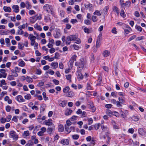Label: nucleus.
Listing matches in <instances>:
<instances>
[{
  "label": "nucleus",
  "mask_w": 146,
  "mask_h": 146,
  "mask_svg": "<svg viewBox=\"0 0 146 146\" xmlns=\"http://www.w3.org/2000/svg\"><path fill=\"white\" fill-rule=\"evenodd\" d=\"M68 39H70L71 41H75V42L77 44H79L81 43L80 39L76 35H72L68 36Z\"/></svg>",
  "instance_id": "1"
},
{
  "label": "nucleus",
  "mask_w": 146,
  "mask_h": 146,
  "mask_svg": "<svg viewBox=\"0 0 146 146\" xmlns=\"http://www.w3.org/2000/svg\"><path fill=\"white\" fill-rule=\"evenodd\" d=\"M85 62V60L84 59L82 58L80 59L79 63L76 62L75 63V65L78 66L79 68H80V70H81L84 67Z\"/></svg>",
  "instance_id": "2"
},
{
  "label": "nucleus",
  "mask_w": 146,
  "mask_h": 146,
  "mask_svg": "<svg viewBox=\"0 0 146 146\" xmlns=\"http://www.w3.org/2000/svg\"><path fill=\"white\" fill-rule=\"evenodd\" d=\"M44 10L46 11L48 13H51L52 12V7L51 5L46 4L43 7Z\"/></svg>",
  "instance_id": "3"
},
{
  "label": "nucleus",
  "mask_w": 146,
  "mask_h": 146,
  "mask_svg": "<svg viewBox=\"0 0 146 146\" xmlns=\"http://www.w3.org/2000/svg\"><path fill=\"white\" fill-rule=\"evenodd\" d=\"M9 133L11 137L13 138L14 139L16 140L18 138V136L15 131H12L10 132Z\"/></svg>",
  "instance_id": "4"
},
{
  "label": "nucleus",
  "mask_w": 146,
  "mask_h": 146,
  "mask_svg": "<svg viewBox=\"0 0 146 146\" xmlns=\"http://www.w3.org/2000/svg\"><path fill=\"white\" fill-rule=\"evenodd\" d=\"M87 106L90 108L92 109V111L94 112L96 111V108L94 106L93 102H88L87 103Z\"/></svg>",
  "instance_id": "5"
},
{
  "label": "nucleus",
  "mask_w": 146,
  "mask_h": 146,
  "mask_svg": "<svg viewBox=\"0 0 146 146\" xmlns=\"http://www.w3.org/2000/svg\"><path fill=\"white\" fill-rule=\"evenodd\" d=\"M15 99L19 103L25 102V101L23 97L20 95L17 96L15 98Z\"/></svg>",
  "instance_id": "6"
},
{
  "label": "nucleus",
  "mask_w": 146,
  "mask_h": 146,
  "mask_svg": "<svg viewBox=\"0 0 146 146\" xmlns=\"http://www.w3.org/2000/svg\"><path fill=\"white\" fill-rule=\"evenodd\" d=\"M46 131V128L44 127H42L41 128L40 131L38 132L37 135L39 136H42Z\"/></svg>",
  "instance_id": "7"
},
{
  "label": "nucleus",
  "mask_w": 146,
  "mask_h": 146,
  "mask_svg": "<svg viewBox=\"0 0 146 146\" xmlns=\"http://www.w3.org/2000/svg\"><path fill=\"white\" fill-rule=\"evenodd\" d=\"M80 70L79 69V68H78L77 72L78 80L79 81L82 80L83 78V75L82 74V73L80 72Z\"/></svg>",
  "instance_id": "8"
},
{
  "label": "nucleus",
  "mask_w": 146,
  "mask_h": 146,
  "mask_svg": "<svg viewBox=\"0 0 146 146\" xmlns=\"http://www.w3.org/2000/svg\"><path fill=\"white\" fill-rule=\"evenodd\" d=\"M69 140L67 139H63L60 141V143L63 145H67L69 144Z\"/></svg>",
  "instance_id": "9"
},
{
  "label": "nucleus",
  "mask_w": 146,
  "mask_h": 146,
  "mask_svg": "<svg viewBox=\"0 0 146 146\" xmlns=\"http://www.w3.org/2000/svg\"><path fill=\"white\" fill-rule=\"evenodd\" d=\"M74 128L73 127H65V131L66 132L67 134H68L70 132L72 129L74 130Z\"/></svg>",
  "instance_id": "10"
},
{
  "label": "nucleus",
  "mask_w": 146,
  "mask_h": 146,
  "mask_svg": "<svg viewBox=\"0 0 146 146\" xmlns=\"http://www.w3.org/2000/svg\"><path fill=\"white\" fill-rule=\"evenodd\" d=\"M52 120L50 119H49L48 120H45L44 123L46 125L48 126H53L54 124L52 123Z\"/></svg>",
  "instance_id": "11"
},
{
  "label": "nucleus",
  "mask_w": 146,
  "mask_h": 146,
  "mask_svg": "<svg viewBox=\"0 0 146 146\" xmlns=\"http://www.w3.org/2000/svg\"><path fill=\"white\" fill-rule=\"evenodd\" d=\"M54 40L52 39L49 41V43L48 44L47 46L48 48H51L53 46V45L54 44Z\"/></svg>",
  "instance_id": "12"
},
{
  "label": "nucleus",
  "mask_w": 146,
  "mask_h": 146,
  "mask_svg": "<svg viewBox=\"0 0 146 146\" xmlns=\"http://www.w3.org/2000/svg\"><path fill=\"white\" fill-rule=\"evenodd\" d=\"M4 100L5 102H7L9 104H12V100L10 99L8 96H6L5 97Z\"/></svg>",
  "instance_id": "13"
},
{
  "label": "nucleus",
  "mask_w": 146,
  "mask_h": 146,
  "mask_svg": "<svg viewBox=\"0 0 146 146\" xmlns=\"http://www.w3.org/2000/svg\"><path fill=\"white\" fill-rule=\"evenodd\" d=\"M77 56L76 55H73L70 59V60L72 61V62L70 63V66H72L73 65V63L74 61H76V58Z\"/></svg>",
  "instance_id": "14"
},
{
  "label": "nucleus",
  "mask_w": 146,
  "mask_h": 146,
  "mask_svg": "<svg viewBox=\"0 0 146 146\" xmlns=\"http://www.w3.org/2000/svg\"><path fill=\"white\" fill-rule=\"evenodd\" d=\"M110 54V52L108 50H105L103 51L102 55L105 57L108 56Z\"/></svg>",
  "instance_id": "15"
},
{
  "label": "nucleus",
  "mask_w": 146,
  "mask_h": 146,
  "mask_svg": "<svg viewBox=\"0 0 146 146\" xmlns=\"http://www.w3.org/2000/svg\"><path fill=\"white\" fill-rule=\"evenodd\" d=\"M3 9L5 12H6L10 13L11 11V9L9 7L4 6L3 7Z\"/></svg>",
  "instance_id": "16"
},
{
  "label": "nucleus",
  "mask_w": 146,
  "mask_h": 146,
  "mask_svg": "<svg viewBox=\"0 0 146 146\" xmlns=\"http://www.w3.org/2000/svg\"><path fill=\"white\" fill-rule=\"evenodd\" d=\"M28 38L30 40L31 42L35 40L36 38V36H34L33 34H31L29 35Z\"/></svg>",
  "instance_id": "17"
},
{
  "label": "nucleus",
  "mask_w": 146,
  "mask_h": 146,
  "mask_svg": "<svg viewBox=\"0 0 146 146\" xmlns=\"http://www.w3.org/2000/svg\"><path fill=\"white\" fill-rule=\"evenodd\" d=\"M12 8L14 9V11L16 13H18L19 11V7L17 5H14L12 6Z\"/></svg>",
  "instance_id": "18"
},
{
  "label": "nucleus",
  "mask_w": 146,
  "mask_h": 146,
  "mask_svg": "<svg viewBox=\"0 0 146 146\" xmlns=\"http://www.w3.org/2000/svg\"><path fill=\"white\" fill-rule=\"evenodd\" d=\"M138 132L141 135H145V131L142 128H140L138 130Z\"/></svg>",
  "instance_id": "19"
},
{
  "label": "nucleus",
  "mask_w": 146,
  "mask_h": 146,
  "mask_svg": "<svg viewBox=\"0 0 146 146\" xmlns=\"http://www.w3.org/2000/svg\"><path fill=\"white\" fill-rule=\"evenodd\" d=\"M54 37L55 38H59L61 36L60 32L59 31H58L56 34H54L53 35Z\"/></svg>",
  "instance_id": "20"
},
{
  "label": "nucleus",
  "mask_w": 146,
  "mask_h": 146,
  "mask_svg": "<svg viewBox=\"0 0 146 146\" xmlns=\"http://www.w3.org/2000/svg\"><path fill=\"white\" fill-rule=\"evenodd\" d=\"M51 66L53 67V69H56L58 66V63L57 62H52L51 64Z\"/></svg>",
  "instance_id": "21"
},
{
  "label": "nucleus",
  "mask_w": 146,
  "mask_h": 146,
  "mask_svg": "<svg viewBox=\"0 0 146 146\" xmlns=\"http://www.w3.org/2000/svg\"><path fill=\"white\" fill-rule=\"evenodd\" d=\"M30 22L32 23H34L36 21V17L35 16L30 17L29 18Z\"/></svg>",
  "instance_id": "22"
},
{
  "label": "nucleus",
  "mask_w": 146,
  "mask_h": 146,
  "mask_svg": "<svg viewBox=\"0 0 146 146\" xmlns=\"http://www.w3.org/2000/svg\"><path fill=\"white\" fill-rule=\"evenodd\" d=\"M5 72L6 71L5 69H2L0 70V72L3 74V77L4 78H6L7 76V74L5 73Z\"/></svg>",
  "instance_id": "23"
},
{
  "label": "nucleus",
  "mask_w": 146,
  "mask_h": 146,
  "mask_svg": "<svg viewBox=\"0 0 146 146\" xmlns=\"http://www.w3.org/2000/svg\"><path fill=\"white\" fill-rule=\"evenodd\" d=\"M85 9H91L92 7V5L90 3L85 4L84 5Z\"/></svg>",
  "instance_id": "24"
},
{
  "label": "nucleus",
  "mask_w": 146,
  "mask_h": 146,
  "mask_svg": "<svg viewBox=\"0 0 146 146\" xmlns=\"http://www.w3.org/2000/svg\"><path fill=\"white\" fill-rule=\"evenodd\" d=\"M72 112V111L70 109H67L66 110L65 113L66 115H69L71 114Z\"/></svg>",
  "instance_id": "25"
},
{
  "label": "nucleus",
  "mask_w": 146,
  "mask_h": 146,
  "mask_svg": "<svg viewBox=\"0 0 146 146\" xmlns=\"http://www.w3.org/2000/svg\"><path fill=\"white\" fill-rule=\"evenodd\" d=\"M26 80L27 82L29 83H32L33 82L32 78L29 76H27L26 77Z\"/></svg>",
  "instance_id": "26"
},
{
  "label": "nucleus",
  "mask_w": 146,
  "mask_h": 146,
  "mask_svg": "<svg viewBox=\"0 0 146 146\" xmlns=\"http://www.w3.org/2000/svg\"><path fill=\"white\" fill-rule=\"evenodd\" d=\"M93 14L94 15H96L98 16H100L102 15V13L100 11L98 10H96L95 12Z\"/></svg>",
  "instance_id": "27"
},
{
  "label": "nucleus",
  "mask_w": 146,
  "mask_h": 146,
  "mask_svg": "<svg viewBox=\"0 0 146 146\" xmlns=\"http://www.w3.org/2000/svg\"><path fill=\"white\" fill-rule=\"evenodd\" d=\"M66 94V96L68 97H72L74 96V94L72 91L68 92Z\"/></svg>",
  "instance_id": "28"
},
{
  "label": "nucleus",
  "mask_w": 146,
  "mask_h": 146,
  "mask_svg": "<svg viewBox=\"0 0 146 146\" xmlns=\"http://www.w3.org/2000/svg\"><path fill=\"white\" fill-rule=\"evenodd\" d=\"M64 128L62 125H60L58 126V131L59 132H62L64 131Z\"/></svg>",
  "instance_id": "29"
},
{
  "label": "nucleus",
  "mask_w": 146,
  "mask_h": 146,
  "mask_svg": "<svg viewBox=\"0 0 146 146\" xmlns=\"http://www.w3.org/2000/svg\"><path fill=\"white\" fill-rule=\"evenodd\" d=\"M66 79L67 80H69V82H71L72 81L71 77L72 76L71 74H67L65 76Z\"/></svg>",
  "instance_id": "30"
},
{
  "label": "nucleus",
  "mask_w": 146,
  "mask_h": 146,
  "mask_svg": "<svg viewBox=\"0 0 146 146\" xmlns=\"http://www.w3.org/2000/svg\"><path fill=\"white\" fill-rule=\"evenodd\" d=\"M34 27L35 29L39 31H41L42 30V29L40 26L38 25L37 24L34 25Z\"/></svg>",
  "instance_id": "31"
},
{
  "label": "nucleus",
  "mask_w": 146,
  "mask_h": 146,
  "mask_svg": "<svg viewBox=\"0 0 146 146\" xmlns=\"http://www.w3.org/2000/svg\"><path fill=\"white\" fill-rule=\"evenodd\" d=\"M92 19L94 22H96L98 20V18L97 16L95 15H93L92 17Z\"/></svg>",
  "instance_id": "32"
},
{
  "label": "nucleus",
  "mask_w": 146,
  "mask_h": 146,
  "mask_svg": "<svg viewBox=\"0 0 146 146\" xmlns=\"http://www.w3.org/2000/svg\"><path fill=\"white\" fill-rule=\"evenodd\" d=\"M5 42L6 45L7 46H9L10 45V40L8 38H6L5 39Z\"/></svg>",
  "instance_id": "33"
},
{
  "label": "nucleus",
  "mask_w": 146,
  "mask_h": 146,
  "mask_svg": "<svg viewBox=\"0 0 146 146\" xmlns=\"http://www.w3.org/2000/svg\"><path fill=\"white\" fill-rule=\"evenodd\" d=\"M15 76L13 75H9L8 76L7 79L9 80H12L14 79Z\"/></svg>",
  "instance_id": "34"
},
{
  "label": "nucleus",
  "mask_w": 146,
  "mask_h": 146,
  "mask_svg": "<svg viewBox=\"0 0 146 146\" xmlns=\"http://www.w3.org/2000/svg\"><path fill=\"white\" fill-rule=\"evenodd\" d=\"M102 39V34L100 33L98 36L96 41L101 42Z\"/></svg>",
  "instance_id": "35"
},
{
  "label": "nucleus",
  "mask_w": 146,
  "mask_h": 146,
  "mask_svg": "<svg viewBox=\"0 0 146 146\" xmlns=\"http://www.w3.org/2000/svg\"><path fill=\"white\" fill-rule=\"evenodd\" d=\"M66 104V102L65 100L64 101H61L60 104V106L62 107H64L65 106Z\"/></svg>",
  "instance_id": "36"
},
{
  "label": "nucleus",
  "mask_w": 146,
  "mask_h": 146,
  "mask_svg": "<svg viewBox=\"0 0 146 146\" xmlns=\"http://www.w3.org/2000/svg\"><path fill=\"white\" fill-rule=\"evenodd\" d=\"M30 134L29 133V131L27 130L24 131L23 134V136L24 137H26L29 136Z\"/></svg>",
  "instance_id": "37"
},
{
  "label": "nucleus",
  "mask_w": 146,
  "mask_h": 146,
  "mask_svg": "<svg viewBox=\"0 0 146 146\" xmlns=\"http://www.w3.org/2000/svg\"><path fill=\"white\" fill-rule=\"evenodd\" d=\"M27 100H29L31 98V96L30 94H28L26 95H25L24 97Z\"/></svg>",
  "instance_id": "38"
},
{
  "label": "nucleus",
  "mask_w": 146,
  "mask_h": 146,
  "mask_svg": "<svg viewBox=\"0 0 146 146\" xmlns=\"http://www.w3.org/2000/svg\"><path fill=\"white\" fill-rule=\"evenodd\" d=\"M131 4V2L129 1H127L125 3H124V4L123 5V7H129L130 5Z\"/></svg>",
  "instance_id": "39"
},
{
  "label": "nucleus",
  "mask_w": 146,
  "mask_h": 146,
  "mask_svg": "<svg viewBox=\"0 0 146 146\" xmlns=\"http://www.w3.org/2000/svg\"><path fill=\"white\" fill-rule=\"evenodd\" d=\"M11 72L12 73V75H14L15 77H17L18 76V74L17 72L14 70H12Z\"/></svg>",
  "instance_id": "40"
},
{
  "label": "nucleus",
  "mask_w": 146,
  "mask_h": 146,
  "mask_svg": "<svg viewBox=\"0 0 146 146\" xmlns=\"http://www.w3.org/2000/svg\"><path fill=\"white\" fill-rule=\"evenodd\" d=\"M25 62L21 60V61L19 62L18 65L19 66L22 67L25 66Z\"/></svg>",
  "instance_id": "41"
},
{
  "label": "nucleus",
  "mask_w": 146,
  "mask_h": 146,
  "mask_svg": "<svg viewBox=\"0 0 146 146\" xmlns=\"http://www.w3.org/2000/svg\"><path fill=\"white\" fill-rule=\"evenodd\" d=\"M66 123L65 125V127H70L72 123L69 120H68L66 121Z\"/></svg>",
  "instance_id": "42"
},
{
  "label": "nucleus",
  "mask_w": 146,
  "mask_h": 146,
  "mask_svg": "<svg viewBox=\"0 0 146 146\" xmlns=\"http://www.w3.org/2000/svg\"><path fill=\"white\" fill-rule=\"evenodd\" d=\"M6 84L7 83L4 80H2L0 81V87H2L3 85H6Z\"/></svg>",
  "instance_id": "43"
},
{
  "label": "nucleus",
  "mask_w": 146,
  "mask_h": 146,
  "mask_svg": "<svg viewBox=\"0 0 146 146\" xmlns=\"http://www.w3.org/2000/svg\"><path fill=\"white\" fill-rule=\"evenodd\" d=\"M70 88L68 86H66L63 89V92L64 93H66L69 90Z\"/></svg>",
  "instance_id": "44"
},
{
  "label": "nucleus",
  "mask_w": 146,
  "mask_h": 146,
  "mask_svg": "<svg viewBox=\"0 0 146 146\" xmlns=\"http://www.w3.org/2000/svg\"><path fill=\"white\" fill-rule=\"evenodd\" d=\"M46 107L45 105L44 104H42L41 105L40 108V110L41 111H43L45 109Z\"/></svg>",
  "instance_id": "45"
},
{
  "label": "nucleus",
  "mask_w": 146,
  "mask_h": 146,
  "mask_svg": "<svg viewBox=\"0 0 146 146\" xmlns=\"http://www.w3.org/2000/svg\"><path fill=\"white\" fill-rule=\"evenodd\" d=\"M33 145L34 142L29 141L28 143L25 146H33Z\"/></svg>",
  "instance_id": "46"
},
{
  "label": "nucleus",
  "mask_w": 146,
  "mask_h": 146,
  "mask_svg": "<svg viewBox=\"0 0 146 146\" xmlns=\"http://www.w3.org/2000/svg\"><path fill=\"white\" fill-rule=\"evenodd\" d=\"M71 47H73L74 49L76 50H78L80 48V47L77 45L74 44L71 46Z\"/></svg>",
  "instance_id": "47"
},
{
  "label": "nucleus",
  "mask_w": 146,
  "mask_h": 146,
  "mask_svg": "<svg viewBox=\"0 0 146 146\" xmlns=\"http://www.w3.org/2000/svg\"><path fill=\"white\" fill-rule=\"evenodd\" d=\"M79 137V135L77 134L74 135H72V138L74 139H78Z\"/></svg>",
  "instance_id": "48"
},
{
  "label": "nucleus",
  "mask_w": 146,
  "mask_h": 146,
  "mask_svg": "<svg viewBox=\"0 0 146 146\" xmlns=\"http://www.w3.org/2000/svg\"><path fill=\"white\" fill-rule=\"evenodd\" d=\"M113 11H114L116 13H117V14L118 15L119 10H118V9L115 6H114L113 7Z\"/></svg>",
  "instance_id": "49"
},
{
  "label": "nucleus",
  "mask_w": 146,
  "mask_h": 146,
  "mask_svg": "<svg viewBox=\"0 0 146 146\" xmlns=\"http://www.w3.org/2000/svg\"><path fill=\"white\" fill-rule=\"evenodd\" d=\"M107 114L109 116H111V115L113 114V112L111 111L110 110H107L106 111Z\"/></svg>",
  "instance_id": "50"
},
{
  "label": "nucleus",
  "mask_w": 146,
  "mask_h": 146,
  "mask_svg": "<svg viewBox=\"0 0 146 146\" xmlns=\"http://www.w3.org/2000/svg\"><path fill=\"white\" fill-rule=\"evenodd\" d=\"M101 127L104 131H107L108 130V128L107 127H105L103 124H101Z\"/></svg>",
  "instance_id": "51"
},
{
  "label": "nucleus",
  "mask_w": 146,
  "mask_h": 146,
  "mask_svg": "<svg viewBox=\"0 0 146 146\" xmlns=\"http://www.w3.org/2000/svg\"><path fill=\"white\" fill-rule=\"evenodd\" d=\"M18 45V47L19 49L22 50L23 48L24 47L23 44L19 43Z\"/></svg>",
  "instance_id": "52"
},
{
  "label": "nucleus",
  "mask_w": 146,
  "mask_h": 146,
  "mask_svg": "<svg viewBox=\"0 0 146 146\" xmlns=\"http://www.w3.org/2000/svg\"><path fill=\"white\" fill-rule=\"evenodd\" d=\"M120 15L123 18L125 17L126 15L123 10H122L120 13Z\"/></svg>",
  "instance_id": "53"
},
{
  "label": "nucleus",
  "mask_w": 146,
  "mask_h": 146,
  "mask_svg": "<svg viewBox=\"0 0 146 146\" xmlns=\"http://www.w3.org/2000/svg\"><path fill=\"white\" fill-rule=\"evenodd\" d=\"M119 101L121 104H123L125 102V100L122 97H120L118 98Z\"/></svg>",
  "instance_id": "54"
},
{
  "label": "nucleus",
  "mask_w": 146,
  "mask_h": 146,
  "mask_svg": "<svg viewBox=\"0 0 146 146\" xmlns=\"http://www.w3.org/2000/svg\"><path fill=\"white\" fill-rule=\"evenodd\" d=\"M17 33L18 34L22 35L24 33V32L22 29H19L17 31Z\"/></svg>",
  "instance_id": "55"
},
{
  "label": "nucleus",
  "mask_w": 146,
  "mask_h": 146,
  "mask_svg": "<svg viewBox=\"0 0 146 146\" xmlns=\"http://www.w3.org/2000/svg\"><path fill=\"white\" fill-rule=\"evenodd\" d=\"M47 73H48V74H50L51 75H53L54 73V72L51 69H50V70H48L47 72Z\"/></svg>",
  "instance_id": "56"
},
{
  "label": "nucleus",
  "mask_w": 146,
  "mask_h": 146,
  "mask_svg": "<svg viewBox=\"0 0 146 146\" xmlns=\"http://www.w3.org/2000/svg\"><path fill=\"white\" fill-rule=\"evenodd\" d=\"M71 40L70 39H68V36H67L66 39V45L70 44L71 43Z\"/></svg>",
  "instance_id": "57"
},
{
  "label": "nucleus",
  "mask_w": 146,
  "mask_h": 146,
  "mask_svg": "<svg viewBox=\"0 0 146 146\" xmlns=\"http://www.w3.org/2000/svg\"><path fill=\"white\" fill-rule=\"evenodd\" d=\"M1 24H6L7 23V21L5 19H3L1 20Z\"/></svg>",
  "instance_id": "58"
},
{
  "label": "nucleus",
  "mask_w": 146,
  "mask_h": 146,
  "mask_svg": "<svg viewBox=\"0 0 146 146\" xmlns=\"http://www.w3.org/2000/svg\"><path fill=\"white\" fill-rule=\"evenodd\" d=\"M7 31H5L3 30H0V34L1 35H7Z\"/></svg>",
  "instance_id": "59"
},
{
  "label": "nucleus",
  "mask_w": 146,
  "mask_h": 146,
  "mask_svg": "<svg viewBox=\"0 0 146 146\" xmlns=\"http://www.w3.org/2000/svg\"><path fill=\"white\" fill-rule=\"evenodd\" d=\"M101 45V42L96 41V49L99 48Z\"/></svg>",
  "instance_id": "60"
},
{
  "label": "nucleus",
  "mask_w": 146,
  "mask_h": 146,
  "mask_svg": "<svg viewBox=\"0 0 146 146\" xmlns=\"http://www.w3.org/2000/svg\"><path fill=\"white\" fill-rule=\"evenodd\" d=\"M29 15H32L35 13V12L33 10H30L29 11Z\"/></svg>",
  "instance_id": "61"
},
{
  "label": "nucleus",
  "mask_w": 146,
  "mask_h": 146,
  "mask_svg": "<svg viewBox=\"0 0 146 146\" xmlns=\"http://www.w3.org/2000/svg\"><path fill=\"white\" fill-rule=\"evenodd\" d=\"M50 49L49 50V52L50 53H53L55 51V49L52 47L50 48Z\"/></svg>",
  "instance_id": "62"
},
{
  "label": "nucleus",
  "mask_w": 146,
  "mask_h": 146,
  "mask_svg": "<svg viewBox=\"0 0 146 146\" xmlns=\"http://www.w3.org/2000/svg\"><path fill=\"white\" fill-rule=\"evenodd\" d=\"M42 73V71L40 69H37L36 71V74L38 75H40Z\"/></svg>",
  "instance_id": "63"
},
{
  "label": "nucleus",
  "mask_w": 146,
  "mask_h": 146,
  "mask_svg": "<svg viewBox=\"0 0 146 146\" xmlns=\"http://www.w3.org/2000/svg\"><path fill=\"white\" fill-rule=\"evenodd\" d=\"M84 32L87 33H89L90 32V30L86 27H85L84 29Z\"/></svg>",
  "instance_id": "64"
}]
</instances>
